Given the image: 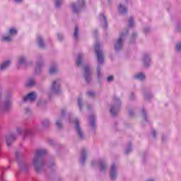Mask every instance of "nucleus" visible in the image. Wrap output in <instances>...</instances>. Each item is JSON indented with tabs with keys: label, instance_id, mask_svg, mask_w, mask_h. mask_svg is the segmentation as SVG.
Returning <instances> with one entry per match:
<instances>
[{
	"label": "nucleus",
	"instance_id": "nucleus-1",
	"mask_svg": "<svg viewBox=\"0 0 181 181\" xmlns=\"http://www.w3.org/2000/svg\"><path fill=\"white\" fill-rule=\"evenodd\" d=\"M127 35H128V30H126L124 33H122L119 35V37L117 40L115 45V49L116 52H119L121 49H122V42H124V39L127 37Z\"/></svg>",
	"mask_w": 181,
	"mask_h": 181
},
{
	"label": "nucleus",
	"instance_id": "nucleus-2",
	"mask_svg": "<svg viewBox=\"0 0 181 181\" xmlns=\"http://www.w3.org/2000/svg\"><path fill=\"white\" fill-rule=\"evenodd\" d=\"M45 153H46V150H43V149H40V150H37L35 156V158H34V168L36 172H37L38 173L40 172V167L37 166V163H39V158H40V156H42V155H45Z\"/></svg>",
	"mask_w": 181,
	"mask_h": 181
},
{
	"label": "nucleus",
	"instance_id": "nucleus-3",
	"mask_svg": "<svg viewBox=\"0 0 181 181\" xmlns=\"http://www.w3.org/2000/svg\"><path fill=\"white\" fill-rule=\"evenodd\" d=\"M84 0H78L77 3H74L71 6L74 13H78L81 11V8L84 6Z\"/></svg>",
	"mask_w": 181,
	"mask_h": 181
},
{
	"label": "nucleus",
	"instance_id": "nucleus-4",
	"mask_svg": "<svg viewBox=\"0 0 181 181\" xmlns=\"http://www.w3.org/2000/svg\"><path fill=\"white\" fill-rule=\"evenodd\" d=\"M95 52L96 53L98 62L101 64L104 62V55L103 54V51L100 49V43H96L95 45Z\"/></svg>",
	"mask_w": 181,
	"mask_h": 181
},
{
	"label": "nucleus",
	"instance_id": "nucleus-5",
	"mask_svg": "<svg viewBox=\"0 0 181 181\" xmlns=\"http://www.w3.org/2000/svg\"><path fill=\"white\" fill-rule=\"evenodd\" d=\"M18 33V30L15 28H11L9 30V35L4 36L2 38L3 42H11L12 40L13 35H16Z\"/></svg>",
	"mask_w": 181,
	"mask_h": 181
},
{
	"label": "nucleus",
	"instance_id": "nucleus-6",
	"mask_svg": "<svg viewBox=\"0 0 181 181\" xmlns=\"http://www.w3.org/2000/svg\"><path fill=\"white\" fill-rule=\"evenodd\" d=\"M28 100H30V101H35V100H36V93L35 92L30 93L23 98L24 102L28 101Z\"/></svg>",
	"mask_w": 181,
	"mask_h": 181
},
{
	"label": "nucleus",
	"instance_id": "nucleus-7",
	"mask_svg": "<svg viewBox=\"0 0 181 181\" xmlns=\"http://www.w3.org/2000/svg\"><path fill=\"white\" fill-rule=\"evenodd\" d=\"M143 62L146 67H148L151 64V55L145 54L143 57Z\"/></svg>",
	"mask_w": 181,
	"mask_h": 181
},
{
	"label": "nucleus",
	"instance_id": "nucleus-8",
	"mask_svg": "<svg viewBox=\"0 0 181 181\" xmlns=\"http://www.w3.org/2000/svg\"><path fill=\"white\" fill-rule=\"evenodd\" d=\"M75 124H76V129L78 132V135L80 136V138H83L84 136V134L81 131V128H80V124H78V120H76Z\"/></svg>",
	"mask_w": 181,
	"mask_h": 181
},
{
	"label": "nucleus",
	"instance_id": "nucleus-9",
	"mask_svg": "<svg viewBox=\"0 0 181 181\" xmlns=\"http://www.w3.org/2000/svg\"><path fill=\"white\" fill-rule=\"evenodd\" d=\"M115 165L113 164L111 166V169H110V179L114 180L115 179V177H117V173H115Z\"/></svg>",
	"mask_w": 181,
	"mask_h": 181
},
{
	"label": "nucleus",
	"instance_id": "nucleus-10",
	"mask_svg": "<svg viewBox=\"0 0 181 181\" xmlns=\"http://www.w3.org/2000/svg\"><path fill=\"white\" fill-rule=\"evenodd\" d=\"M100 19L103 20L105 22V25L103 26V29H107V28H108V22H107V17H105L104 14H100Z\"/></svg>",
	"mask_w": 181,
	"mask_h": 181
},
{
	"label": "nucleus",
	"instance_id": "nucleus-11",
	"mask_svg": "<svg viewBox=\"0 0 181 181\" xmlns=\"http://www.w3.org/2000/svg\"><path fill=\"white\" fill-rule=\"evenodd\" d=\"M77 66H81L83 64V54L80 53L78 54L76 58Z\"/></svg>",
	"mask_w": 181,
	"mask_h": 181
},
{
	"label": "nucleus",
	"instance_id": "nucleus-12",
	"mask_svg": "<svg viewBox=\"0 0 181 181\" xmlns=\"http://www.w3.org/2000/svg\"><path fill=\"white\" fill-rule=\"evenodd\" d=\"M25 63H26V59L25 58V57L23 56L19 57L18 60L17 62V64L18 66H22L23 64H25Z\"/></svg>",
	"mask_w": 181,
	"mask_h": 181
},
{
	"label": "nucleus",
	"instance_id": "nucleus-13",
	"mask_svg": "<svg viewBox=\"0 0 181 181\" xmlns=\"http://www.w3.org/2000/svg\"><path fill=\"white\" fill-rule=\"evenodd\" d=\"M11 64H12V62L6 60L1 64L0 69H6L7 67H9Z\"/></svg>",
	"mask_w": 181,
	"mask_h": 181
},
{
	"label": "nucleus",
	"instance_id": "nucleus-14",
	"mask_svg": "<svg viewBox=\"0 0 181 181\" xmlns=\"http://www.w3.org/2000/svg\"><path fill=\"white\" fill-rule=\"evenodd\" d=\"M119 12L122 13V15H124V13H127V8L124 6L122 4H119L118 6Z\"/></svg>",
	"mask_w": 181,
	"mask_h": 181
},
{
	"label": "nucleus",
	"instance_id": "nucleus-15",
	"mask_svg": "<svg viewBox=\"0 0 181 181\" xmlns=\"http://www.w3.org/2000/svg\"><path fill=\"white\" fill-rule=\"evenodd\" d=\"M37 42H38L39 47H41L42 49H43V47H45V42H43V39L42 38L41 36L37 37Z\"/></svg>",
	"mask_w": 181,
	"mask_h": 181
},
{
	"label": "nucleus",
	"instance_id": "nucleus-16",
	"mask_svg": "<svg viewBox=\"0 0 181 181\" xmlns=\"http://www.w3.org/2000/svg\"><path fill=\"white\" fill-rule=\"evenodd\" d=\"M59 80L54 81L52 83V88L54 90V91H57V89L59 88Z\"/></svg>",
	"mask_w": 181,
	"mask_h": 181
},
{
	"label": "nucleus",
	"instance_id": "nucleus-17",
	"mask_svg": "<svg viewBox=\"0 0 181 181\" xmlns=\"http://www.w3.org/2000/svg\"><path fill=\"white\" fill-rule=\"evenodd\" d=\"M12 141H15V136L11 135L6 138V142L8 146H11V142H12Z\"/></svg>",
	"mask_w": 181,
	"mask_h": 181
},
{
	"label": "nucleus",
	"instance_id": "nucleus-18",
	"mask_svg": "<svg viewBox=\"0 0 181 181\" xmlns=\"http://www.w3.org/2000/svg\"><path fill=\"white\" fill-rule=\"evenodd\" d=\"M137 80H145V74L140 73L134 76Z\"/></svg>",
	"mask_w": 181,
	"mask_h": 181
},
{
	"label": "nucleus",
	"instance_id": "nucleus-19",
	"mask_svg": "<svg viewBox=\"0 0 181 181\" xmlns=\"http://www.w3.org/2000/svg\"><path fill=\"white\" fill-rule=\"evenodd\" d=\"M35 82L34 79H30L28 83L25 84L26 87H32L33 86H35Z\"/></svg>",
	"mask_w": 181,
	"mask_h": 181
},
{
	"label": "nucleus",
	"instance_id": "nucleus-20",
	"mask_svg": "<svg viewBox=\"0 0 181 181\" xmlns=\"http://www.w3.org/2000/svg\"><path fill=\"white\" fill-rule=\"evenodd\" d=\"M78 37V26L75 27V30L74 33V38L77 39Z\"/></svg>",
	"mask_w": 181,
	"mask_h": 181
},
{
	"label": "nucleus",
	"instance_id": "nucleus-21",
	"mask_svg": "<svg viewBox=\"0 0 181 181\" xmlns=\"http://www.w3.org/2000/svg\"><path fill=\"white\" fill-rule=\"evenodd\" d=\"M62 4H63V0H55L56 8H60Z\"/></svg>",
	"mask_w": 181,
	"mask_h": 181
},
{
	"label": "nucleus",
	"instance_id": "nucleus-22",
	"mask_svg": "<svg viewBox=\"0 0 181 181\" xmlns=\"http://www.w3.org/2000/svg\"><path fill=\"white\" fill-rule=\"evenodd\" d=\"M134 25V18L131 17L129 20V28H133Z\"/></svg>",
	"mask_w": 181,
	"mask_h": 181
},
{
	"label": "nucleus",
	"instance_id": "nucleus-23",
	"mask_svg": "<svg viewBox=\"0 0 181 181\" xmlns=\"http://www.w3.org/2000/svg\"><path fill=\"white\" fill-rule=\"evenodd\" d=\"M117 112H118V110H115V107L110 108V113L112 114V115H116Z\"/></svg>",
	"mask_w": 181,
	"mask_h": 181
},
{
	"label": "nucleus",
	"instance_id": "nucleus-24",
	"mask_svg": "<svg viewBox=\"0 0 181 181\" xmlns=\"http://www.w3.org/2000/svg\"><path fill=\"white\" fill-rule=\"evenodd\" d=\"M175 49H176V52L181 51V43L180 42L177 43L176 46H175Z\"/></svg>",
	"mask_w": 181,
	"mask_h": 181
},
{
	"label": "nucleus",
	"instance_id": "nucleus-25",
	"mask_svg": "<svg viewBox=\"0 0 181 181\" xmlns=\"http://www.w3.org/2000/svg\"><path fill=\"white\" fill-rule=\"evenodd\" d=\"M85 73L86 74L85 76V79L86 81H88V77H90V75L87 74V73H88V69H85Z\"/></svg>",
	"mask_w": 181,
	"mask_h": 181
},
{
	"label": "nucleus",
	"instance_id": "nucleus-26",
	"mask_svg": "<svg viewBox=\"0 0 181 181\" xmlns=\"http://www.w3.org/2000/svg\"><path fill=\"white\" fill-rule=\"evenodd\" d=\"M56 125H57L58 128L62 127V122H60L59 120L57 121Z\"/></svg>",
	"mask_w": 181,
	"mask_h": 181
},
{
	"label": "nucleus",
	"instance_id": "nucleus-27",
	"mask_svg": "<svg viewBox=\"0 0 181 181\" xmlns=\"http://www.w3.org/2000/svg\"><path fill=\"white\" fill-rule=\"evenodd\" d=\"M100 168L102 170H105V163H103L100 165Z\"/></svg>",
	"mask_w": 181,
	"mask_h": 181
},
{
	"label": "nucleus",
	"instance_id": "nucleus-28",
	"mask_svg": "<svg viewBox=\"0 0 181 181\" xmlns=\"http://www.w3.org/2000/svg\"><path fill=\"white\" fill-rule=\"evenodd\" d=\"M56 71H57L56 69H51L49 70V74H54V73H56Z\"/></svg>",
	"mask_w": 181,
	"mask_h": 181
},
{
	"label": "nucleus",
	"instance_id": "nucleus-29",
	"mask_svg": "<svg viewBox=\"0 0 181 181\" xmlns=\"http://www.w3.org/2000/svg\"><path fill=\"white\" fill-rule=\"evenodd\" d=\"M11 103H6L4 105V110H8V107H10Z\"/></svg>",
	"mask_w": 181,
	"mask_h": 181
},
{
	"label": "nucleus",
	"instance_id": "nucleus-30",
	"mask_svg": "<svg viewBox=\"0 0 181 181\" xmlns=\"http://www.w3.org/2000/svg\"><path fill=\"white\" fill-rule=\"evenodd\" d=\"M78 104L79 108L81 110V98L78 99Z\"/></svg>",
	"mask_w": 181,
	"mask_h": 181
},
{
	"label": "nucleus",
	"instance_id": "nucleus-31",
	"mask_svg": "<svg viewBox=\"0 0 181 181\" xmlns=\"http://www.w3.org/2000/svg\"><path fill=\"white\" fill-rule=\"evenodd\" d=\"M114 80V76H110L107 77V81H112Z\"/></svg>",
	"mask_w": 181,
	"mask_h": 181
},
{
	"label": "nucleus",
	"instance_id": "nucleus-32",
	"mask_svg": "<svg viewBox=\"0 0 181 181\" xmlns=\"http://www.w3.org/2000/svg\"><path fill=\"white\" fill-rule=\"evenodd\" d=\"M58 39L59 40H63V35L62 34H58Z\"/></svg>",
	"mask_w": 181,
	"mask_h": 181
},
{
	"label": "nucleus",
	"instance_id": "nucleus-33",
	"mask_svg": "<svg viewBox=\"0 0 181 181\" xmlns=\"http://www.w3.org/2000/svg\"><path fill=\"white\" fill-rule=\"evenodd\" d=\"M87 94L89 97H93L95 93L93 92H88Z\"/></svg>",
	"mask_w": 181,
	"mask_h": 181
},
{
	"label": "nucleus",
	"instance_id": "nucleus-34",
	"mask_svg": "<svg viewBox=\"0 0 181 181\" xmlns=\"http://www.w3.org/2000/svg\"><path fill=\"white\" fill-rule=\"evenodd\" d=\"M82 156L83 158V160H82V163H84V161L86 160V155L84 154V152L82 153Z\"/></svg>",
	"mask_w": 181,
	"mask_h": 181
},
{
	"label": "nucleus",
	"instance_id": "nucleus-35",
	"mask_svg": "<svg viewBox=\"0 0 181 181\" xmlns=\"http://www.w3.org/2000/svg\"><path fill=\"white\" fill-rule=\"evenodd\" d=\"M151 30V28H146L144 29V32H149V30Z\"/></svg>",
	"mask_w": 181,
	"mask_h": 181
},
{
	"label": "nucleus",
	"instance_id": "nucleus-36",
	"mask_svg": "<svg viewBox=\"0 0 181 181\" xmlns=\"http://www.w3.org/2000/svg\"><path fill=\"white\" fill-rule=\"evenodd\" d=\"M22 0H15V1L17 3V4H21V1Z\"/></svg>",
	"mask_w": 181,
	"mask_h": 181
},
{
	"label": "nucleus",
	"instance_id": "nucleus-37",
	"mask_svg": "<svg viewBox=\"0 0 181 181\" xmlns=\"http://www.w3.org/2000/svg\"><path fill=\"white\" fill-rule=\"evenodd\" d=\"M153 136H156V133L155 131H153Z\"/></svg>",
	"mask_w": 181,
	"mask_h": 181
},
{
	"label": "nucleus",
	"instance_id": "nucleus-38",
	"mask_svg": "<svg viewBox=\"0 0 181 181\" xmlns=\"http://www.w3.org/2000/svg\"><path fill=\"white\" fill-rule=\"evenodd\" d=\"M177 29H178V30H180V25L177 26Z\"/></svg>",
	"mask_w": 181,
	"mask_h": 181
},
{
	"label": "nucleus",
	"instance_id": "nucleus-39",
	"mask_svg": "<svg viewBox=\"0 0 181 181\" xmlns=\"http://www.w3.org/2000/svg\"><path fill=\"white\" fill-rule=\"evenodd\" d=\"M92 125L94 127L95 125V123L94 122H92Z\"/></svg>",
	"mask_w": 181,
	"mask_h": 181
},
{
	"label": "nucleus",
	"instance_id": "nucleus-40",
	"mask_svg": "<svg viewBox=\"0 0 181 181\" xmlns=\"http://www.w3.org/2000/svg\"><path fill=\"white\" fill-rule=\"evenodd\" d=\"M94 119V117H90V120L93 121Z\"/></svg>",
	"mask_w": 181,
	"mask_h": 181
},
{
	"label": "nucleus",
	"instance_id": "nucleus-41",
	"mask_svg": "<svg viewBox=\"0 0 181 181\" xmlns=\"http://www.w3.org/2000/svg\"><path fill=\"white\" fill-rule=\"evenodd\" d=\"M62 115H64V110H62Z\"/></svg>",
	"mask_w": 181,
	"mask_h": 181
},
{
	"label": "nucleus",
	"instance_id": "nucleus-42",
	"mask_svg": "<svg viewBox=\"0 0 181 181\" xmlns=\"http://www.w3.org/2000/svg\"><path fill=\"white\" fill-rule=\"evenodd\" d=\"M51 69H56V66H52L51 67Z\"/></svg>",
	"mask_w": 181,
	"mask_h": 181
},
{
	"label": "nucleus",
	"instance_id": "nucleus-43",
	"mask_svg": "<svg viewBox=\"0 0 181 181\" xmlns=\"http://www.w3.org/2000/svg\"><path fill=\"white\" fill-rule=\"evenodd\" d=\"M144 117L146 118V115H144Z\"/></svg>",
	"mask_w": 181,
	"mask_h": 181
},
{
	"label": "nucleus",
	"instance_id": "nucleus-44",
	"mask_svg": "<svg viewBox=\"0 0 181 181\" xmlns=\"http://www.w3.org/2000/svg\"><path fill=\"white\" fill-rule=\"evenodd\" d=\"M135 36H136V35H133V38H134V37H135Z\"/></svg>",
	"mask_w": 181,
	"mask_h": 181
},
{
	"label": "nucleus",
	"instance_id": "nucleus-45",
	"mask_svg": "<svg viewBox=\"0 0 181 181\" xmlns=\"http://www.w3.org/2000/svg\"><path fill=\"white\" fill-rule=\"evenodd\" d=\"M88 110H90V107H88Z\"/></svg>",
	"mask_w": 181,
	"mask_h": 181
},
{
	"label": "nucleus",
	"instance_id": "nucleus-46",
	"mask_svg": "<svg viewBox=\"0 0 181 181\" xmlns=\"http://www.w3.org/2000/svg\"><path fill=\"white\" fill-rule=\"evenodd\" d=\"M42 66H39L38 69H40Z\"/></svg>",
	"mask_w": 181,
	"mask_h": 181
},
{
	"label": "nucleus",
	"instance_id": "nucleus-47",
	"mask_svg": "<svg viewBox=\"0 0 181 181\" xmlns=\"http://www.w3.org/2000/svg\"><path fill=\"white\" fill-rule=\"evenodd\" d=\"M126 153H128V151H127Z\"/></svg>",
	"mask_w": 181,
	"mask_h": 181
}]
</instances>
